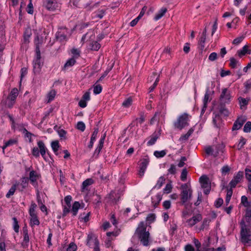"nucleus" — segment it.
Masks as SVG:
<instances>
[{
    "instance_id": "51",
    "label": "nucleus",
    "mask_w": 251,
    "mask_h": 251,
    "mask_svg": "<svg viewBox=\"0 0 251 251\" xmlns=\"http://www.w3.org/2000/svg\"><path fill=\"white\" fill-rule=\"evenodd\" d=\"M65 202L67 206L71 207V201H72V198L71 196L68 195L66 196L64 198Z\"/></svg>"
},
{
    "instance_id": "23",
    "label": "nucleus",
    "mask_w": 251,
    "mask_h": 251,
    "mask_svg": "<svg viewBox=\"0 0 251 251\" xmlns=\"http://www.w3.org/2000/svg\"><path fill=\"white\" fill-rule=\"evenodd\" d=\"M51 147L55 154L58 155V153L57 151L60 147L58 141L55 140L52 141L51 143Z\"/></svg>"
},
{
    "instance_id": "42",
    "label": "nucleus",
    "mask_w": 251,
    "mask_h": 251,
    "mask_svg": "<svg viewBox=\"0 0 251 251\" xmlns=\"http://www.w3.org/2000/svg\"><path fill=\"white\" fill-rule=\"evenodd\" d=\"M12 220L13 221V229L14 231L17 233L19 232V229L18 221L16 217H13Z\"/></svg>"
},
{
    "instance_id": "49",
    "label": "nucleus",
    "mask_w": 251,
    "mask_h": 251,
    "mask_svg": "<svg viewBox=\"0 0 251 251\" xmlns=\"http://www.w3.org/2000/svg\"><path fill=\"white\" fill-rule=\"evenodd\" d=\"M187 171L186 168H184L182 170L181 176H180V178L182 181H185L187 178Z\"/></svg>"
},
{
    "instance_id": "36",
    "label": "nucleus",
    "mask_w": 251,
    "mask_h": 251,
    "mask_svg": "<svg viewBox=\"0 0 251 251\" xmlns=\"http://www.w3.org/2000/svg\"><path fill=\"white\" fill-rule=\"evenodd\" d=\"M154 155L157 158L164 157L166 154V151L162 150L161 151H156L153 153Z\"/></svg>"
},
{
    "instance_id": "25",
    "label": "nucleus",
    "mask_w": 251,
    "mask_h": 251,
    "mask_svg": "<svg viewBox=\"0 0 251 251\" xmlns=\"http://www.w3.org/2000/svg\"><path fill=\"white\" fill-rule=\"evenodd\" d=\"M167 9L166 8H162L156 14L154 19L155 21H157L162 17L165 13L167 12Z\"/></svg>"
},
{
    "instance_id": "11",
    "label": "nucleus",
    "mask_w": 251,
    "mask_h": 251,
    "mask_svg": "<svg viewBox=\"0 0 251 251\" xmlns=\"http://www.w3.org/2000/svg\"><path fill=\"white\" fill-rule=\"evenodd\" d=\"M246 121V119L243 117H240L234 122L232 130H236L240 129Z\"/></svg>"
},
{
    "instance_id": "5",
    "label": "nucleus",
    "mask_w": 251,
    "mask_h": 251,
    "mask_svg": "<svg viewBox=\"0 0 251 251\" xmlns=\"http://www.w3.org/2000/svg\"><path fill=\"white\" fill-rule=\"evenodd\" d=\"M69 30L65 26L58 27V31L55 34V39L60 42H66L68 39Z\"/></svg>"
},
{
    "instance_id": "15",
    "label": "nucleus",
    "mask_w": 251,
    "mask_h": 251,
    "mask_svg": "<svg viewBox=\"0 0 251 251\" xmlns=\"http://www.w3.org/2000/svg\"><path fill=\"white\" fill-rule=\"evenodd\" d=\"M37 145L39 149L40 152L43 157V158L45 160H47V158L46 156V153L48 151V149L45 146V145L44 143V142L42 140H40L37 142Z\"/></svg>"
},
{
    "instance_id": "50",
    "label": "nucleus",
    "mask_w": 251,
    "mask_h": 251,
    "mask_svg": "<svg viewBox=\"0 0 251 251\" xmlns=\"http://www.w3.org/2000/svg\"><path fill=\"white\" fill-rule=\"evenodd\" d=\"M226 251V247L225 246L218 247L216 249H215L213 248L205 249V251Z\"/></svg>"
},
{
    "instance_id": "28",
    "label": "nucleus",
    "mask_w": 251,
    "mask_h": 251,
    "mask_svg": "<svg viewBox=\"0 0 251 251\" xmlns=\"http://www.w3.org/2000/svg\"><path fill=\"white\" fill-rule=\"evenodd\" d=\"M165 181V178L163 176H160L158 180H157V182L156 184V185L154 186L153 188V189L156 188L157 189H160L163 185V184L164 183Z\"/></svg>"
},
{
    "instance_id": "7",
    "label": "nucleus",
    "mask_w": 251,
    "mask_h": 251,
    "mask_svg": "<svg viewBox=\"0 0 251 251\" xmlns=\"http://www.w3.org/2000/svg\"><path fill=\"white\" fill-rule=\"evenodd\" d=\"M244 176L243 171H239L236 174H235L233 179L229 183V186L231 188H235L237 184L240 183L242 180Z\"/></svg>"
},
{
    "instance_id": "30",
    "label": "nucleus",
    "mask_w": 251,
    "mask_h": 251,
    "mask_svg": "<svg viewBox=\"0 0 251 251\" xmlns=\"http://www.w3.org/2000/svg\"><path fill=\"white\" fill-rule=\"evenodd\" d=\"M17 143V141L15 139H10L8 141L6 142L2 147L3 152L4 153V150L8 146H12L14 144H15Z\"/></svg>"
},
{
    "instance_id": "13",
    "label": "nucleus",
    "mask_w": 251,
    "mask_h": 251,
    "mask_svg": "<svg viewBox=\"0 0 251 251\" xmlns=\"http://www.w3.org/2000/svg\"><path fill=\"white\" fill-rule=\"evenodd\" d=\"M23 232L24 235V239L23 242L22 243V246L24 248H26L28 246L29 237L28 233V230L26 226H24L23 228Z\"/></svg>"
},
{
    "instance_id": "22",
    "label": "nucleus",
    "mask_w": 251,
    "mask_h": 251,
    "mask_svg": "<svg viewBox=\"0 0 251 251\" xmlns=\"http://www.w3.org/2000/svg\"><path fill=\"white\" fill-rule=\"evenodd\" d=\"M219 112L221 115H223L225 116H228L229 112L228 110L226 108L225 103L223 102H220L219 104Z\"/></svg>"
},
{
    "instance_id": "12",
    "label": "nucleus",
    "mask_w": 251,
    "mask_h": 251,
    "mask_svg": "<svg viewBox=\"0 0 251 251\" xmlns=\"http://www.w3.org/2000/svg\"><path fill=\"white\" fill-rule=\"evenodd\" d=\"M199 181L202 188H211V182L209 177L206 175H202L200 177Z\"/></svg>"
},
{
    "instance_id": "14",
    "label": "nucleus",
    "mask_w": 251,
    "mask_h": 251,
    "mask_svg": "<svg viewBox=\"0 0 251 251\" xmlns=\"http://www.w3.org/2000/svg\"><path fill=\"white\" fill-rule=\"evenodd\" d=\"M45 6L50 11H54L58 7V4L56 0H46Z\"/></svg>"
},
{
    "instance_id": "10",
    "label": "nucleus",
    "mask_w": 251,
    "mask_h": 251,
    "mask_svg": "<svg viewBox=\"0 0 251 251\" xmlns=\"http://www.w3.org/2000/svg\"><path fill=\"white\" fill-rule=\"evenodd\" d=\"M92 243H94L95 246H99V242L96 235L92 233H90L87 236L86 245L91 247Z\"/></svg>"
},
{
    "instance_id": "41",
    "label": "nucleus",
    "mask_w": 251,
    "mask_h": 251,
    "mask_svg": "<svg viewBox=\"0 0 251 251\" xmlns=\"http://www.w3.org/2000/svg\"><path fill=\"white\" fill-rule=\"evenodd\" d=\"M94 93L96 95L100 94L102 91V87L100 84L94 85Z\"/></svg>"
},
{
    "instance_id": "24",
    "label": "nucleus",
    "mask_w": 251,
    "mask_h": 251,
    "mask_svg": "<svg viewBox=\"0 0 251 251\" xmlns=\"http://www.w3.org/2000/svg\"><path fill=\"white\" fill-rule=\"evenodd\" d=\"M80 205L78 201H75L72 206V212L73 216H75L77 213L78 210L80 208Z\"/></svg>"
},
{
    "instance_id": "32",
    "label": "nucleus",
    "mask_w": 251,
    "mask_h": 251,
    "mask_svg": "<svg viewBox=\"0 0 251 251\" xmlns=\"http://www.w3.org/2000/svg\"><path fill=\"white\" fill-rule=\"evenodd\" d=\"M248 46L247 45H245L242 48V50H238L237 51V53L239 57L241 58L247 54V52H248Z\"/></svg>"
},
{
    "instance_id": "47",
    "label": "nucleus",
    "mask_w": 251,
    "mask_h": 251,
    "mask_svg": "<svg viewBox=\"0 0 251 251\" xmlns=\"http://www.w3.org/2000/svg\"><path fill=\"white\" fill-rule=\"evenodd\" d=\"M172 189V185L171 183H167L166 186L163 189V192L164 193L169 194L170 193Z\"/></svg>"
},
{
    "instance_id": "40",
    "label": "nucleus",
    "mask_w": 251,
    "mask_h": 251,
    "mask_svg": "<svg viewBox=\"0 0 251 251\" xmlns=\"http://www.w3.org/2000/svg\"><path fill=\"white\" fill-rule=\"evenodd\" d=\"M132 99L131 97L126 99L123 102V106L125 107H128L132 104Z\"/></svg>"
},
{
    "instance_id": "31",
    "label": "nucleus",
    "mask_w": 251,
    "mask_h": 251,
    "mask_svg": "<svg viewBox=\"0 0 251 251\" xmlns=\"http://www.w3.org/2000/svg\"><path fill=\"white\" fill-rule=\"evenodd\" d=\"M230 63L229 66L233 69H235L237 67V66H240V63L238 61L236 60L234 57H231L229 59Z\"/></svg>"
},
{
    "instance_id": "1",
    "label": "nucleus",
    "mask_w": 251,
    "mask_h": 251,
    "mask_svg": "<svg viewBox=\"0 0 251 251\" xmlns=\"http://www.w3.org/2000/svg\"><path fill=\"white\" fill-rule=\"evenodd\" d=\"M146 228L144 222H141L135 232V234H136L140 240L141 243L145 246H148L149 245L150 233L146 231Z\"/></svg>"
},
{
    "instance_id": "9",
    "label": "nucleus",
    "mask_w": 251,
    "mask_h": 251,
    "mask_svg": "<svg viewBox=\"0 0 251 251\" xmlns=\"http://www.w3.org/2000/svg\"><path fill=\"white\" fill-rule=\"evenodd\" d=\"M230 93L228 91L227 89H223L220 97V100L221 102H223L224 103H228L230 101Z\"/></svg>"
},
{
    "instance_id": "45",
    "label": "nucleus",
    "mask_w": 251,
    "mask_h": 251,
    "mask_svg": "<svg viewBox=\"0 0 251 251\" xmlns=\"http://www.w3.org/2000/svg\"><path fill=\"white\" fill-rule=\"evenodd\" d=\"M53 108H50L47 111L45 112L44 114V116L42 118L41 123H43L45 119L50 115V114L53 111Z\"/></svg>"
},
{
    "instance_id": "4",
    "label": "nucleus",
    "mask_w": 251,
    "mask_h": 251,
    "mask_svg": "<svg viewBox=\"0 0 251 251\" xmlns=\"http://www.w3.org/2000/svg\"><path fill=\"white\" fill-rule=\"evenodd\" d=\"M189 115L186 113H184L178 116L177 120L174 123V126L176 128L182 130L189 126Z\"/></svg>"
},
{
    "instance_id": "61",
    "label": "nucleus",
    "mask_w": 251,
    "mask_h": 251,
    "mask_svg": "<svg viewBox=\"0 0 251 251\" xmlns=\"http://www.w3.org/2000/svg\"><path fill=\"white\" fill-rule=\"evenodd\" d=\"M223 203V200L222 198L218 199L215 202V206L217 208H219L222 206Z\"/></svg>"
},
{
    "instance_id": "38",
    "label": "nucleus",
    "mask_w": 251,
    "mask_h": 251,
    "mask_svg": "<svg viewBox=\"0 0 251 251\" xmlns=\"http://www.w3.org/2000/svg\"><path fill=\"white\" fill-rule=\"evenodd\" d=\"M37 205L36 203L34 202H32L29 210V213L30 216H34V215H36L35 209Z\"/></svg>"
},
{
    "instance_id": "55",
    "label": "nucleus",
    "mask_w": 251,
    "mask_h": 251,
    "mask_svg": "<svg viewBox=\"0 0 251 251\" xmlns=\"http://www.w3.org/2000/svg\"><path fill=\"white\" fill-rule=\"evenodd\" d=\"M241 203L245 206H248L249 205L250 202L248 201V198L245 196H243L241 197Z\"/></svg>"
},
{
    "instance_id": "18",
    "label": "nucleus",
    "mask_w": 251,
    "mask_h": 251,
    "mask_svg": "<svg viewBox=\"0 0 251 251\" xmlns=\"http://www.w3.org/2000/svg\"><path fill=\"white\" fill-rule=\"evenodd\" d=\"M39 176L40 175H38L35 171L32 170L30 172L28 178L30 183L33 185H34L35 184L37 183V180L39 178Z\"/></svg>"
},
{
    "instance_id": "3",
    "label": "nucleus",
    "mask_w": 251,
    "mask_h": 251,
    "mask_svg": "<svg viewBox=\"0 0 251 251\" xmlns=\"http://www.w3.org/2000/svg\"><path fill=\"white\" fill-rule=\"evenodd\" d=\"M240 224L241 225V241L244 244H246L251 241V231L247 227V225L244 220H242Z\"/></svg>"
},
{
    "instance_id": "57",
    "label": "nucleus",
    "mask_w": 251,
    "mask_h": 251,
    "mask_svg": "<svg viewBox=\"0 0 251 251\" xmlns=\"http://www.w3.org/2000/svg\"><path fill=\"white\" fill-rule=\"evenodd\" d=\"M168 173L172 175H175L176 173V167L174 164H171L170 168L168 170Z\"/></svg>"
},
{
    "instance_id": "26",
    "label": "nucleus",
    "mask_w": 251,
    "mask_h": 251,
    "mask_svg": "<svg viewBox=\"0 0 251 251\" xmlns=\"http://www.w3.org/2000/svg\"><path fill=\"white\" fill-rule=\"evenodd\" d=\"M19 185V183H16L15 184H13L12 187L9 189V191L6 195V197L7 198H10L11 196H12L14 195L15 190L16 188H17V186H18Z\"/></svg>"
},
{
    "instance_id": "52",
    "label": "nucleus",
    "mask_w": 251,
    "mask_h": 251,
    "mask_svg": "<svg viewBox=\"0 0 251 251\" xmlns=\"http://www.w3.org/2000/svg\"><path fill=\"white\" fill-rule=\"evenodd\" d=\"M245 172L246 178L249 182L251 181V170L249 169L246 168Z\"/></svg>"
},
{
    "instance_id": "63",
    "label": "nucleus",
    "mask_w": 251,
    "mask_h": 251,
    "mask_svg": "<svg viewBox=\"0 0 251 251\" xmlns=\"http://www.w3.org/2000/svg\"><path fill=\"white\" fill-rule=\"evenodd\" d=\"M42 66L33 63V72L35 74L39 73Z\"/></svg>"
},
{
    "instance_id": "54",
    "label": "nucleus",
    "mask_w": 251,
    "mask_h": 251,
    "mask_svg": "<svg viewBox=\"0 0 251 251\" xmlns=\"http://www.w3.org/2000/svg\"><path fill=\"white\" fill-rule=\"evenodd\" d=\"M76 245L74 243H71L67 249V251H76Z\"/></svg>"
},
{
    "instance_id": "34",
    "label": "nucleus",
    "mask_w": 251,
    "mask_h": 251,
    "mask_svg": "<svg viewBox=\"0 0 251 251\" xmlns=\"http://www.w3.org/2000/svg\"><path fill=\"white\" fill-rule=\"evenodd\" d=\"M206 37V36H203V35H201L199 41V44L200 46V50L201 52L203 51L205 47Z\"/></svg>"
},
{
    "instance_id": "43",
    "label": "nucleus",
    "mask_w": 251,
    "mask_h": 251,
    "mask_svg": "<svg viewBox=\"0 0 251 251\" xmlns=\"http://www.w3.org/2000/svg\"><path fill=\"white\" fill-rule=\"evenodd\" d=\"M155 218L156 216L155 214L150 213L146 218V221L150 224L155 221Z\"/></svg>"
},
{
    "instance_id": "46",
    "label": "nucleus",
    "mask_w": 251,
    "mask_h": 251,
    "mask_svg": "<svg viewBox=\"0 0 251 251\" xmlns=\"http://www.w3.org/2000/svg\"><path fill=\"white\" fill-rule=\"evenodd\" d=\"M76 128L81 131H84L85 129V125L83 122H78L76 125Z\"/></svg>"
},
{
    "instance_id": "59",
    "label": "nucleus",
    "mask_w": 251,
    "mask_h": 251,
    "mask_svg": "<svg viewBox=\"0 0 251 251\" xmlns=\"http://www.w3.org/2000/svg\"><path fill=\"white\" fill-rule=\"evenodd\" d=\"M217 58V53L213 52L209 55L208 59L211 61H214Z\"/></svg>"
},
{
    "instance_id": "33",
    "label": "nucleus",
    "mask_w": 251,
    "mask_h": 251,
    "mask_svg": "<svg viewBox=\"0 0 251 251\" xmlns=\"http://www.w3.org/2000/svg\"><path fill=\"white\" fill-rule=\"evenodd\" d=\"M93 183V180L91 178H88L84 180L82 184L81 189L83 191L86 188Z\"/></svg>"
},
{
    "instance_id": "8",
    "label": "nucleus",
    "mask_w": 251,
    "mask_h": 251,
    "mask_svg": "<svg viewBox=\"0 0 251 251\" xmlns=\"http://www.w3.org/2000/svg\"><path fill=\"white\" fill-rule=\"evenodd\" d=\"M141 163L140 164V170L138 175L140 177H142L147 169V167L149 163L150 160L149 158H143L141 160Z\"/></svg>"
},
{
    "instance_id": "58",
    "label": "nucleus",
    "mask_w": 251,
    "mask_h": 251,
    "mask_svg": "<svg viewBox=\"0 0 251 251\" xmlns=\"http://www.w3.org/2000/svg\"><path fill=\"white\" fill-rule=\"evenodd\" d=\"M32 0H29L30 2L27 5V12L30 14H32L33 13V6L31 2Z\"/></svg>"
},
{
    "instance_id": "44",
    "label": "nucleus",
    "mask_w": 251,
    "mask_h": 251,
    "mask_svg": "<svg viewBox=\"0 0 251 251\" xmlns=\"http://www.w3.org/2000/svg\"><path fill=\"white\" fill-rule=\"evenodd\" d=\"M245 132L248 133L251 130V122L248 121L245 125L243 128Z\"/></svg>"
},
{
    "instance_id": "27",
    "label": "nucleus",
    "mask_w": 251,
    "mask_h": 251,
    "mask_svg": "<svg viewBox=\"0 0 251 251\" xmlns=\"http://www.w3.org/2000/svg\"><path fill=\"white\" fill-rule=\"evenodd\" d=\"M76 62L75 59L74 57H73L69 59H68L66 63L64 65V69H66V68L70 67H72L74 66Z\"/></svg>"
},
{
    "instance_id": "60",
    "label": "nucleus",
    "mask_w": 251,
    "mask_h": 251,
    "mask_svg": "<svg viewBox=\"0 0 251 251\" xmlns=\"http://www.w3.org/2000/svg\"><path fill=\"white\" fill-rule=\"evenodd\" d=\"M238 100L241 106H246L248 104V100L245 98L240 97Z\"/></svg>"
},
{
    "instance_id": "37",
    "label": "nucleus",
    "mask_w": 251,
    "mask_h": 251,
    "mask_svg": "<svg viewBox=\"0 0 251 251\" xmlns=\"http://www.w3.org/2000/svg\"><path fill=\"white\" fill-rule=\"evenodd\" d=\"M209 88H207L206 93L204 95V99L203 100V105L207 106V102L208 101H210L209 100Z\"/></svg>"
},
{
    "instance_id": "39",
    "label": "nucleus",
    "mask_w": 251,
    "mask_h": 251,
    "mask_svg": "<svg viewBox=\"0 0 251 251\" xmlns=\"http://www.w3.org/2000/svg\"><path fill=\"white\" fill-rule=\"evenodd\" d=\"M245 220L246 222L250 224L251 223V209H247L245 214Z\"/></svg>"
},
{
    "instance_id": "20",
    "label": "nucleus",
    "mask_w": 251,
    "mask_h": 251,
    "mask_svg": "<svg viewBox=\"0 0 251 251\" xmlns=\"http://www.w3.org/2000/svg\"><path fill=\"white\" fill-rule=\"evenodd\" d=\"M36 58L33 61V63L38 65L39 66H42L43 63L41 62V53L38 45H36Z\"/></svg>"
},
{
    "instance_id": "19",
    "label": "nucleus",
    "mask_w": 251,
    "mask_h": 251,
    "mask_svg": "<svg viewBox=\"0 0 251 251\" xmlns=\"http://www.w3.org/2000/svg\"><path fill=\"white\" fill-rule=\"evenodd\" d=\"M115 193L112 191L106 197V200H107V202L110 201L111 203L113 204H116L117 201L119 200L120 197L119 196L118 199L115 198Z\"/></svg>"
},
{
    "instance_id": "48",
    "label": "nucleus",
    "mask_w": 251,
    "mask_h": 251,
    "mask_svg": "<svg viewBox=\"0 0 251 251\" xmlns=\"http://www.w3.org/2000/svg\"><path fill=\"white\" fill-rule=\"evenodd\" d=\"M246 143V139H245L244 137H241L240 139V141L239 143V144L238 145V149L239 150H241L243 146L245 145Z\"/></svg>"
},
{
    "instance_id": "16",
    "label": "nucleus",
    "mask_w": 251,
    "mask_h": 251,
    "mask_svg": "<svg viewBox=\"0 0 251 251\" xmlns=\"http://www.w3.org/2000/svg\"><path fill=\"white\" fill-rule=\"evenodd\" d=\"M202 220V216L200 214H198L194 216H193L192 218L188 219L187 221V223H188V225L192 227L193 226H194L195 224H196L197 223L199 222Z\"/></svg>"
},
{
    "instance_id": "6",
    "label": "nucleus",
    "mask_w": 251,
    "mask_h": 251,
    "mask_svg": "<svg viewBox=\"0 0 251 251\" xmlns=\"http://www.w3.org/2000/svg\"><path fill=\"white\" fill-rule=\"evenodd\" d=\"M18 95V89L16 88L12 89L5 100V105L8 108H11L13 107Z\"/></svg>"
},
{
    "instance_id": "64",
    "label": "nucleus",
    "mask_w": 251,
    "mask_h": 251,
    "mask_svg": "<svg viewBox=\"0 0 251 251\" xmlns=\"http://www.w3.org/2000/svg\"><path fill=\"white\" fill-rule=\"evenodd\" d=\"M185 251H195V249L192 245L190 244L186 245L184 247Z\"/></svg>"
},
{
    "instance_id": "29",
    "label": "nucleus",
    "mask_w": 251,
    "mask_h": 251,
    "mask_svg": "<svg viewBox=\"0 0 251 251\" xmlns=\"http://www.w3.org/2000/svg\"><path fill=\"white\" fill-rule=\"evenodd\" d=\"M158 138V135L156 133H153L151 136V139L148 142L147 145L148 146H152L155 144L157 139Z\"/></svg>"
},
{
    "instance_id": "62",
    "label": "nucleus",
    "mask_w": 251,
    "mask_h": 251,
    "mask_svg": "<svg viewBox=\"0 0 251 251\" xmlns=\"http://www.w3.org/2000/svg\"><path fill=\"white\" fill-rule=\"evenodd\" d=\"M71 207L67 206H64L62 217H64L67 215L68 213L70 212Z\"/></svg>"
},
{
    "instance_id": "53",
    "label": "nucleus",
    "mask_w": 251,
    "mask_h": 251,
    "mask_svg": "<svg viewBox=\"0 0 251 251\" xmlns=\"http://www.w3.org/2000/svg\"><path fill=\"white\" fill-rule=\"evenodd\" d=\"M40 151L38 148L34 147L32 150V154L35 157H38L40 155Z\"/></svg>"
},
{
    "instance_id": "35",
    "label": "nucleus",
    "mask_w": 251,
    "mask_h": 251,
    "mask_svg": "<svg viewBox=\"0 0 251 251\" xmlns=\"http://www.w3.org/2000/svg\"><path fill=\"white\" fill-rule=\"evenodd\" d=\"M30 216L31 217V218L30 219L31 226H33L34 225H39L40 224V222L37 218L36 214L34 215V216Z\"/></svg>"
},
{
    "instance_id": "17",
    "label": "nucleus",
    "mask_w": 251,
    "mask_h": 251,
    "mask_svg": "<svg viewBox=\"0 0 251 251\" xmlns=\"http://www.w3.org/2000/svg\"><path fill=\"white\" fill-rule=\"evenodd\" d=\"M28 177H22L21 178V183H19L18 186H17V189L20 191H23L24 189L27 187L28 185Z\"/></svg>"
},
{
    "instance_id": "56",
    "label": "nucleus",
    "mask_w": 251,
    "mask_h": 251,
    "mask_svg": "<svg viewBox=\"0 0 251 251\" xmlns=\"http://www.w3.org/2000/svg\"><path fill=\"white\" fill-rule=\"evenodd\" d=\"M56 95V92L54 90H51L48 94L49 101L52 100Z\"/></svg>"
},
{
    "instance_id": "2",
    "label": "nucleus",
    "mask_w": 251,
    "mask_h": 251,
    "mask_svg": "<svg viewBox=\"0 0 251 251\" xmlns=\"http://www.w3.org/2000/svg\"><path fill=\"white\" fill-rule=\"evenodd\" d=\"M180 200L181 203L184 205L187 209V204L186 202L191 200L192 197V190L189 187L186 183L183 184L180 186Z\"/></svg>"
},
{
    "instance_id": "21",
    "label": "nucleus",
    "mask_w": 251,
    "mask_h": 251,
    "mask_svg": "<svg viewBox=\"0 0 251 251\" xmlns=\"http://www.w3.org/2000/svg\"><path fill=\"white\" fill-rule=\"evenodd\" d=\"M100 47V45L97 41H89L88 49L92 50H98Z\"/></svg>"
}]
</instances>
